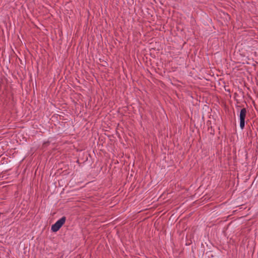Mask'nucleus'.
Instances as JSON below:
<instances>
[{"label": "nucleus", "mask_w": 258, "mask_h": 258, "mask_svg": "<svg viewBox=\"0 0 258 258\" xmlns=\"http://www.w3.org/2000/svg\"><path fill=\"white\" fill-rule=\"evenodd\" d=\"M66 221V217H62L60 219L57 220L55 224H53L51 226V230L53 232L57 231L60 227L63 225Z\"/></svg>", "instance_id": "obj_1"}, {"label": "nucleus", "mask_w": 258, "mask_h": 258, "mask_svg": "<svg viewBox=\"0 0 258 258\" xmlns=\"http://www.w3.org/2000/svg\"><path fill=\"white\" fill-rule=\"evenodd\" d=\"M246 109L243 108L241 109L239 114L240 118V127L243 130L245 125V118L246 114Z\"/></svg>", "instance_id": "obj_2"}]
</instances>
